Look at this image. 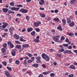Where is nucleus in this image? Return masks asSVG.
Listing matches in <instances>:
<instances>
[{
	"mask_svg": "<svg viewBox=\"0 0 77 77\" xmlns=\"http://www.w3.org/2000/svg\"><path fill=\"white\" fill-rule=\"evenodd\" d=\"M42 58L46 60H48L49 59L48 56L45 55V54L44 53H43L42 54Z\"/></svg>",
	"mask_w": 77,
	"mask_h": 77,
	"instance_id": "1",
	"label": "nucleus"
},
{
	"mask_svg": "<svg viewBox=\"0 0 77 77\" xmlns=\"http://www.w3.org/2000/svg\"><path fill=\"white\" fill-rule=\"evenodd\" d=\"M3 24L4 25L2 26H0V29H2V30H3V29H5L7 26H8V24L4 22H3Z\"/></svg>",
	"mask_w": 77,
	"mask_h": 77,
	"instance_id": "2",
	"label": "nucleus"
},
{
	"mask_svg": "<svg viewBox=\"0 0 77 77\" xmlns=\"http://www.w3.org/2000/svg\"><path fill=\"white\" fill-rule=\"evenodd\" d=\"M35 59L37 60V63H41V57H40V56L36 57Z\"/></svg>",
	"mask_w": 77,
	"mask_h": 77,
	"instance_id": "3",
	"label": "nucleus"
},
{
	"mask_svg": "<svg viewBox=\"0 0 77 77\" xmlns=\"http://www.w3.org/2000/svg\"><path fill=\"white\" fill-rule=\"evenodd\" d=\"M19 11L23 13H27L28 12V10L24 9H21L19 10Z\"/></svg>",
	"mask_w": 77,
	"mask_h": 77,
	"instance_id": "4",
	"label": "nucleus"
},
{
	"mask_svg": "<svg viewBox=\"0 0 77 77\" xmlns=\"http://www.w3.org/2000/svg\"><path fill=\"white\" fill-rule=\"evenodd\" d=\"M5 74L7 76V77H11V76L10 75V73L7 71L5 72Z\"/></svg>",
	"mask_w": 77,
	"mask_h": 77,
	"instance_id": "5",
	"label": "nucleus"
},
{
	"mask_svg": "<svg viewBox=\"0 0 77 77\" xmlns=\"http://www.w3.org/2000/svg\"><path fill=\"white\" fill-rule=\"evenodd\" d=\"M76 0H72L70 3L72 5H75L76 3Z\"/></svg>",
	"mask_w": 77,
	"mask_h": 77,
	"instance_id": "6",
	"label": "nucleus"
},
{
	"mask_svg": "<svg viewBox=\"0 0 77 77\" xmlns=\"http://www.w3.org/2000/svg\"><path fill=\"white\" fill-rule=\"evenodd\" d=\"M72 53V52L71 51H68V50H66L64 52V54H66V53H68V54H70Z\"/></svg>",
	"mask_w": 77,
	"mask_h": 77,
	"instance_id": "7",
	"label": "nucleus"
},
{
	"mask_svg": "<svg viewBox=\"0 0 77 77\" xmlns=\"http://www.w3.org/2000/svg\"><path fill=\"white\" fill-rule=\"evenodd\" d=\"M54 41H55V42H61L60 41H59V38H56V37H54Z\"/></svg>",
	"mask_w": 77,
	"mask_h": 77,
	"instance_id": "8",
	"label": "nucleus"
},
{
	"mask_svg": "<svg viewBox=\"0 0 77 77\" xmlns=\"http://www.w3.org/2000/svg\"><path fill=\"white\" fill-rule=\"evenodd\" d=\"M14 37L16 39H19V38H20V36L17 35V34H15L14 35Z\"/></svg>",
	"mask_w": 77,
	"mask_h": 77,
	"instance_id": "9",
	"label": "nucleus"
},
{
	"mask_svg": "<svg viewBox=\"0 0 77 77\" xmlns=\"http://www.w3.org/2000/svg\"><path fill=\"white\" fill-rule=\"evenodd\" d=\"M33 30V28L32 27H30L29 28H28L27 29V31L28 32H30Z\"/></svg>",
	"mask_w": 77,
	"mask_h": 77,
	"instance_id": "10",
	"label": "nucleus"
},
{
	"mask_svg": "<svg viewBox=\"0 0 77 77\" xmlns=\"http://www.w3.org/2000/svg\"><path fill=\"white\" fill-rule=\"evenodd\" d=\"M15 47L17 49L20 50L21 48V46L20 45H17Z\"/></svg>",
	"mask_w": 77,
	"mask_h": 77,
	"instance_id": "11",
	"label": "nucleus"
},
{
	"mask_svg": "<svg viewBox=\"0 0 77 77\" xmlns=\"http://www.w3.org/2000/svg\"><path fill=\"white\" fill-rule=\"evenodd\" d=\"M9 32L11 33H12V32L14 31V28L13 27H11L9 29Z\"/></svg>",
	"mask_w": 77,
	"mask_h": 77,
	"instance_id": "12",
	"label": "nucleus"
},
{
	"mask_svg": "<svg viewBox=\"0 0 77 77\" xmlns=\"http://www.w3.org/2000/svg\"><path fill=\"white\" fill-rule=\"evenodd\" d=\"M29 47V45L27 44H24L22 45L23 48H26V47Z\"/></svg>",
	"mask_w": 77,
	"mask_h": 77,
	"instance_id": "13",
	"label": "nucleus"
},
{
	"mask_svg": "<svg viewBox=\"0 0 77 77\" xmlns=\"http://www.w3.org/2000/svg\"><path fill=\"white\" fill-rule=\"evenodd\" d=\"M43 3H44V0H41L39 2V4H40V5H42Z\"/></svg>",
	"mask_w": 77,
	"mask_h": 77,
	"instance_id": "14",
	"label": "nucleus"
},
{
	"mask_svg": "<svg viewBox=\"0 0 77 77\" xmlns=\"http://www.w3.org/2000/svg\"><path fill=\"white\" fill-rule=\"evenodd\" d=\"M2 11L4 12L5 13H6L8 11V8H3L2 9Z\"/></svg>",
	"mask_w": 77,
	"mask_h": 77,
	"instance_id": "15",
	"label": "nucleus"
},
{
	"mask_svg": "<svg viewBox=\"0 0 77 77\" xmlns=\"http://www.w3.org/2000/svg\"><path fill=\"white\" fill-rule=\"evenodd\" d=\"M67 35H69L70 36H74V34L72 33H69L68 32L67 33Z\"/></svg>",
	"mask_w": 77,
	"mask_h": 77,
	"instance_id": "16",
	"label": "nucleus"
},
{
	"mask_svg": "<svg viewBox=\"0 0 77 77\" xmlns=\"http://www.w3.org/2000/svg\"><path fill=\"white\" fill-rule=\"evenodd\" d=\"M26 55H27V56H29V57H32V54L29 53H26Z\"/></svg>",
	"mask_w": 77,
	"mask_h": 77,
	"instance_id": "17",
	"label": "nucleus"
},
{
	"mask_svg": "<svg viewBox=\"0 0 77 77\" xmlns=\"http://www.w3.org/2000/svg\"><path fill=\"white\" fill-rule=\"evenodd\" d=\"M32 66H34V67H36V68H38V66H39V64H33L32 65Z\"/></svg>",
	"mask_w": 77,
	"mask_h": 77,
	"instance_id": "18",
	"label": "nucleus"
},
{
	"mask_svg": "<svg viewBox=\"0 0 77 77\" xmlns=\"http://www.w3.org/2000/svg\"><path fill=\"white\" fill-rule=\"evenodd\" d=\"M57 29L58 30H60L61 31H62L63 30V29H62V27L60 26H58L57 28Z\"/></svg>",
	"mask_w": 77,
	"mask_h": 77,
	"instance_id": "19",
	"label": "nucleus"
},
{
	"mask_svg": "<svg viewBox=\"0 0 77 77\" xmlns=\"http://www.w3.org/2000/svg\"><path fill=\"white\" fill-rule=\"evenodd\" d=\"M8 14H15V12H12V11H11V10H8Z\"/></svg>",
	"mask_w": 77,
	"mask_h": 77,
	"instance_id": "20",
	"label": "nucleus"
},
{
	"mask_svg": "<svg viewBox=\"0 0 77 77\" xmlns=\"http://www.w3.org/2000/svg\"><path fill=\"white\" fill-rule=\"evenodd\" d=\"M40 15L41 16V17H42V18H45V15H44V14L42 13H40Z\"/></svg>",
	"mask_w": 77,
	"mask_h": 77,
	"instance_id": "21",
	"label": "nucleus"
},
{
	"mask_svg": "<svg viewBox=\"0 0 77 77\" xmlns=\"http://www.w3.org/2000/svg\"><path fill=\"white\" fill-rule=\"evenodd\" d=\"M62 22L63 23V25H64V26L66 24V20H65L62 19Z\"/></svg>",
	"mask_w": 77,
	"mask_h": 77,
	"instance_id": "22",
	"label": "nucleus"
},
{
	"mask_svg": "<svg viewBox=\"0 0 77 77\" xmlns=\"http://www.w3.org/2000/svg\"><path fill=\"white\" fill-rule=\"evenodd\" d=\"M53 20H54V21H56L57 22H59V19L57 18H54L53 19Z\"/></svg>",
	"mask_w": 77,
	"mask_h": 77,
	"instance_id": "23",
	"label": "nucleus"
},
{
	"mask_svg": "<svg viewBox=\"0 0 77 77\" xmlns=\"http://www.w3.org/2000/svg\"><path fill=\"white\" fill-rule=\"evenodd\" d=\"M67 23L68 24H69V23H71V19H69V18H67Z\"/></svg>",
	"mask_w": 77,
	"mask_h": 77,
	"instance_id": "24",
	"label": "nucleus"
},
{
	"mask_svg": "<svg viewBox=\"0 0 77 77\" xmlns=\"http://www.w3.org/2000/svg\"><path fill=\"white\" fill-rule=\"evenodd\" d=\"M69 26L70 27H72V26H74V22H72V23H71L69 24Z\"/></svg>",
	"mask_w": 77,
	"mask_h": 77,
	"instance_id": "25",
	"label": "nucleus"
},
{
	"mask_svg": "<svg viewBox=\"0 0 77 77\" xmlns=\"http://www.w3.org/2000/svg\"><path fill=\"white\" fill-rule=\"evenodd\" d=\"M46 19L48 21H50V20H51V18L48 16H47L46 17Z\"/></svg>",
	"mask_w": 77,
	"mask_h": 77,
	"instance_id": "26",
	"label": "nucleus"
},
{
	"mask_svg": "<svg viewBox=\"0 0 77 77\" xmlns=\"http://www.w3.org/2000/svg\"><path fill=\"white\" fill-rule=\"evenodd\" d=\"M33 41L35 42H39V40L38 39H35L33 40Z\"/></svg>",
	"mask_w": 77,
	"mask_h": 77,
	"instance_id": "27",
	"label": "nucleus"
},
{
	"mask_svg": "<svg viewBox=\"0 0 77 77\" xmlns=\"http://www.w3.org/2000/svg\"><path fill=\"white\" fill-rule=\"evenodd\" d=\"M7 68L8 69V71H11L12 70V68L11 67H9L8 66L7 67Z\"/></svg>",
	"mask_w": 77,
	"mask_h": 77,
	"instance_id": "28",
	"label": "nucleus"
},
{
	"mask_svg": "<svg viewBox=\"0 0 77 77\" xmlns=\"http://www.w3.org/2000/svg\"><path fill=\"white\" fill-rule=\"evenodd\" d=\"M7 47V44L6 43H5L3 44V48H6Z\"/></svg>",
	"mask_w": 77,
	"mask_h": 77,
	"instance_id": "29",
	"label": "nucleus"
},
{
	"mask_svg": "<svg viewBox=\"0 0 77 77\" xmlns=\"http://www.w3.org/2000/svg\"><path fill=\"white\" fill-rule=\"evenodd\" d=\"M11 54L13 56H15V51H13L11 53Z\"/></svg>",
	"mask_w": 77,
	"mask_h": 77,
	"instance_id": "30",
	"label": "nucleus"
},
{
	"mask_svg": "<svg viewBox=\"0 0 77 77\" xmlns=\"http://www.w3.org/2000/svg\"><path fill=\"white\" fill-rule=\"evenodd\" d=\"M15 63L17 65H18L20 64V61L18 60H16L15 61Z\"/></svg>",
	"mask_w": 77,
	"mask_h": 77,
	"instance_id": "31",
	"label": "nucleus"
},
{
	"mask_svg": "<svg viewBox=\"0 0 77 77\" xmlns=\"http://www.w3.org/2000/svg\"><path fill=\"white\" fill-rule=\"evenodd\" d=\"M20 41L23 42H25L26 41V40H24V39H23V38H20Z\"/></svg>",
	"mask_w": 77,
	"mask_h": 77,
	"instance_id": "32",
	"label": "nucleus"
},
{
	"mask_svg": "<svg viewBox=\"0 0 77 77\" xmlns=\"http://www.w3.org/2000/svg\"><path fill=\"white\" fill-rule=\"evenodd\" d=\"M54 75H55L54 73H51L50 75V76L51 77H54Z\"/></svg>",
	"mask_w": 77,
	"mask_h": 77,
	"instance_id": "33",
	"label": "nucleus"
},
{
	"mask_svg": "<svg viewBox=\"0 0 77 77\" xmlns=\"http://www.w3.org/2000/svg\"><path fill=\"white\" fill-rule=\"evenodd\" d=\"M34 26H36V27L39 26V24L36 22L34 23Z\"/></svg>",
	"mask_w": 77,
	"mask_h": 77,
	"instance_id": "34",
	"label": "nucleus"
},
{
	"mask_svg": "<svg viewBox=\"0 0 77 77\" xmlns=\"http://www.w3.org/2000/svg\"><path fill=\"white\" fill-rule=\"evenodd\" d=\"M70 68L72 69H75V66L73 65L70 66Z\"/></svg>",
	"mask_w": 77,
	"mask_h": 77,
	"instance_id": "35",
	"label": "nucleus"
},
{
	"mask_svg": "<svg viewBox=\"0 0 77 77\" xmlns=\"http://www.w3.org/2000/svg\"><path fill=\"white\" fill-rule=\"evenodd\" d=\"M31 35L32 36H34V35H35V32L34 31H32L31 32Z\"/></svg>",
	"mask_w": 77,
	"mask_h": 77,
	"instance_id": "36",
	"label": "nucleus"
},
{
	"mask_svg": "<svg viewBox=\"0 0 77 77\" xmlns=\"http://www.w3.org/2000/svg\"><path fill=\"white\" fill-rule=\"evenodd\" d=\"M2 63L4 66H6V65H7V63L6 62H3Z\"/></svg>",
	"mask_w": 77,
	"mask_h": 77,
	"instance_id": "37",
	"label": "nucleus"
},
{
	"mask_svg": "<svg viewBox=\"0 0 77 77\" xmlns=\"http://www.w3.org/2000/svg\"><path fill=\"white\" fill-rule=\"evenodd\" d=\"M15 42L17 44H21V42H20L18 41H15Z\"/></svg>",
	"mask_w": 77,
	"mask_h": 77,
	"instance_id": "38",
	"label": "nucleus"
},
{
	"mask_svg": "<svg viewBox=\"0 0 77 77\" xmlns=\"http://www.w3.org/2000/svg\"><path fill=\"white\" fill-rule=\"evenodd\" d=\"M42 66L43 67V68H46V65L45 64H42Z\"/></svg>",
	"mask_w": 77,
	"mask_h": 77,
	"instance_id": "39",
	"label": "nucleus"
},
{
	"mask_svg": "<svg viewBox=\"0 0 77 77\" xmlns=\"http://www.w3.org/2000/svg\"><path fill=\"white\" fill-rule=\"evenodd\" d=\"M35 30L37 31V32H39L40 31V29L39 28H35Z\"/></svg>",
	"mask_w": 77,
	"mask_h": 77,
	"instance_id": "40",
	"label": "nucleus"
},
{
	"mask_svg": "<svg viewBox=\"0 0 77 77\" xmlns=\"http://www.w3.org/2000/svg\"><path fill=\"white\" fill-rule=\"evenodd\" d=\"M2 51L3 53H5V52H6V50L4 48H2Z\"/></svg>",
	"mask_w": 77,
	"mask_h": 77,
	"instance_id": "41",
	"label": "nucleus"
},
{
	"mask_svg": "<svg viewBox=\"0 0 77 77\" xmlns=\"http://www.w3.org/2000/svg\"><path fill=\"white\" fill-rule=\"evenodd\" d=\"M32 62L33 61L32 60H29L27 61V62H28V63H32Z\"/></svg>",
	"mask_w": 77,
	"mask_h": 77,
	"instance_id": "42",
	"label": "nucleus"
},
{
	"mask_svg": "<svg viewBox=\"0 0 77 77\" xmlns=\"http://www.w3.org/2000/svg\"><path fill=\"white\" fill-rule=\"evenodd\" d=\"M43 74H45V75H47V74H48V72H43L42 73Z\"/></svg>",
	"mask_w": 77,
	"mask_h": 77,
	"instance_id": "43",
	"label": "nucleus"
},
{
	"mask_svg": "<svg viewBox=\"0 0 77 77\" xmlns=\"http://www.w3.org/2000/svg\"><path fill=\"white\" fill-rule=\"evenodd\" d=\"M72 46H69L67 47V48L70 49H72Z\"/></svg>",
	"mask_w": 77,
	"mask_h": 77,
	"instance_id": "44",
	"label": "nucleus"
},
{
	"mask_svg": "<svg viewBox=\"0 0 77 77\" xmlns=\"http://www.w3.org/2000/svg\"><path fill=\"white\" fill-rule=\"evenodd\" d=\"M64 39H65V37H64L63 36H62L61 38V41H62Z\"/></svg>",
	"mask_w": 77,
	"mask_h": 77,
	"instance_id": "45",
	"label": "nucleus"
},
{
	"mask_svg": "<svg viewBox=\"0 0 77 77\" xmlns=\"http://www.w3.org/2000/svg\"><path fill=\"white\" fill-rule=\"evenodd\" d=\"M10 6H13L14 5V3L13 2H11L10 3Z\"/></svg>",
	"mask_w": 77,
	"mask_h": 77,
	"instance_id": "46",
	"label": "nucleus"
},
{
	"mask_svg": "<svg viewBox=\"0 0 77 77\" xmlns=\"http://www.w3.org/2000/svg\"><path fill=\"white\" fill-rule=\"evenodd\" d=\"M14 45L12 44H11L10 45V48H14Z\"/></svg>",
	"mask_w": 77,
	"mask_h": 77,
	"instance_id": "47",
	"label": "nucleus"
},
{
	"mask_svg": "<svg viewBox=\"0 0 77 77\" xmlns=\"http://www.w3.org/2000/svg\"><path fill=\"white\" fill-rule=\"evenodd\" d=\"M64 51V49L63 48H61L60 50V52H63Z\"/></svg>",
	"mask_w": 77,
	"mask_h": 77,
	"instance_id": "48",
	"label": "nucleus"
},
{
	"mask_svg": "<svg viewBox=\"0 0 77 77\" xmlns=\"http://www.w3.org/2000/svg\"><path fill=\"white\" fill-rule=\"evenodd\" d=\"M63 46L64 47H66L68 46V44H64L63 45Z\"/></svg>",
	"mask_w": 77,
	"mask_h": 77,
	"instance_id": "49",
	"label": "nucleus"
},
{
	"mask_svg": "<svg viewBox=\"0 0 77 77\" xmlns=\"http://www.w3.org/2000/svg\"><path fill=\"white\" fill-rule=\"evenodd\" d=\"M16 16L17 17H20L21 16V14H17Z\"/></svg>",
	"mask_w": 77,
	"mask_h": 77,
	"instance_id": "50",
	"label": "nucleus"
},
{
	"mask_svg": "<svg viewBox=\"0 0 77 77\" xmlns=\"http://www.w3.org/2000/svg\"><path fill=\"white\" fill-rule=\"evenodd\" d=\"M69 77H74V74H71L70 75H69L68 76Z\"/></svg>",
	"mask_w": 77,
	"mask_h": 77,
	"instance_id": "51",
	"label": "nucleus"
},
{
	"mask_svg": "<svg viewBox=\"0 0 77 77\" xmlns=\"http://www.w3.org/2000/svg\"><path fill=\"white\" fill-rule=\"evenodd\" d=\"M20 8H15V11H18L19 10Z\"/></svg>",
	"mask_w": 77,
	"mask_h": 77,
	"instance_id": "52",
	"label": "nucleus"
},
{
	"mask_svg": "<svg viewBox=\"0 0 77 77\" xmlns=\"http://www.w3.org/2000/svg\"><path fill=\"white\" fill-rule=\"evenodd\" d=\"M17 7H19V8H21L23 7V5H17Z\"/></svg>",
	"mask_w": 77,
	"mask_h": 77,
	"instance_id": "53",
	"label": "nucleus"
},
{
	"mask_svg": "<svg viewBox=\"0 0 77 77\" xmlns=\"http://www.w3.org/2000/svg\"><path fill=\"white\" fill-rule=\"evenodd\" d=\"M26 63H27V61H26V60H25L24 61L23 64L24 65H26Z\"/></svg>",
	"mask_w": 77,
	"mask_h": 77,
	"instance_id": "54",
	"label": "nucleus"
},
{
	"mask_svg": "<svg viewBox=\"0 0 77 77\" xmlns=\"http://www.w3.org/2000/svg\"><path fill=\"white\" fill-rule=\"evenodd\" d=\"M8 45H11V44H12V42H8Z\"/></svg>",
	"mask_w": 77,
	"mask_h": 77,
	"instance_id": "55",
	"label": "nucleus"
},
{
	"mask_svg": "<svg viewBox=\"0 0 77 77\" xmlns=\"http://www.w3.org/2000/svg\"><path fill=\"white\" fill-rule=\"evenodd\" d=\"M11 10L12 11H15V7H13L11 8Z\"/></svg>",
	"mask_w": 77,
	"mask_h": 77,
	"instance_id": "56",
	"label": "nucleus"
},
{
	"mask_svg": "<svg viewBox=\"0 0 77 77\" xmlns=\"http://www.w3.org/2000/svg\"><path fill=\"white\" fill-rule=\"evenodd\" d=\"M65 41H66V42H69V40L68 39V38H66Z\"/></svg>",
	"mask_w": 77,
	"mask_h": 77,
	"instance_id": "57",
	"label": "nucleus"
},
{
	"mask_svg": "<svg viewBox=\"0 0 77 77\" xmlns=\"http://www.w3.org/2000/svg\"><path fill=\"white\" fill-rule=\"evenodd\" d=\"M9 62L10 63H12V59H9Z\"/></svg>",
	"mask_w": 77,
	"mask_h": 77,
	"instance_id": "58",
	"label": "nucleus"
},
{
	"mask_svg": "<svg viewBox=\"0 0 77 77\" xmlns=\"http://www.w3.org/2000/svg\"><path fill=\"white\" fill-rule=\"evenodd\" d=\"M39 9H40V10H41V11H43V10H44V8H40Z\"/></svg>",
	"mask_w": 77,
	"mask_h": 77,
	"instance_id": "59",
	"label": "nucleus"
},
{
	"mask_svg": "<svg viewBox=\"0 0 77 77\" xmlns=\"http://www.w3.org/2000/svg\"><path fill=\"white\" fill-rule=\"evenodd\" d=\"M57 56L59 57H61V55L60 54H57Z\"/></svg>",
	"mask_w": 77,
	"mask_h": 77,
	"instance_id": "60",
	"label": "nucleus"
},
{
	"mask_svg": "<svg viewBox=\"0 0 77 77\" xmlns=\"http://www.w3.org/2000/svg\"><path fill=\"white\" fill-rule=\"evenodd\" d=\"M31 59L32 60V61H33V60H35V57H32L31 58Z\"/></svg>",
	"mask_w": 77,
	"mask_h": 77,
	"instance_id": "61",
	"label": "nucleus"
},
{
	"mask_svg": "<svg viewBox=\"0 0 77 77\" xmlns=\"http://www.w3.org/2000/svg\"><path fill=\"white\" fill-rule=\"evenodd\" d=\"M73 51L74 53H76V54L77 55V50H74Z\"/></svg>",
	"mask_w": 77,
	"mask_h": 77,
	"instance_id": "62",
	"label": "nucleus"
},
{
	"mask_svg": "<svg viewBox=\"0 0 77 77\" xmlns=\"http://www.w3.org/2000/svg\"><path fill=\"white\" fill-rule=\"evenodd\" d=\"M58 10H55L54 12L55 13H57L58 12Z\"/></svg>",
	"mask_w": 77,
	"mask_h": 77,
	"instance_id": "63",
	"label": "nucleus"
},
{
	"mask_svg": "<svg viewBox=\"0 0 77 77\" xmlns=\"http://www.w3.org/2000/svg\"><path fill=\"white\" fill-rule=\"evenodd\" d=\"M43 76V75L40 74L38 75V77H42Z\"/></svg>",
	"mask_w": 77,
	"mask_h": 77,
	"instance_id": "64",
	"label": "nucleus"
}]
</instances>
